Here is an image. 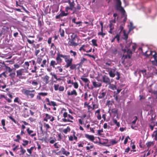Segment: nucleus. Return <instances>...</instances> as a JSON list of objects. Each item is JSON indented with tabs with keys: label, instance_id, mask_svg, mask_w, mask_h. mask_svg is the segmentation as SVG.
<instances>
[{
	"label": "nucleus",
	"instance_id": "obj_50",
	"mask_svg": "<svg viewBox=\"0 0 157 157\" xmlns=\"http://www.w3.org/2000/svg\"><path fill=\"white\" fill-rule=\"evenodd\" d=\"M91 41L94 46L97 47L98 46V45L97 43V40H96L93 39Z\"/></svg>",
	"mask_w": 157,
	"mask_h": 157
},
{
	"label": "nucleus",
	"instance_id": "obj_41",
	"mask_svg": "<svg viewBox=\"0 0 157 157\" xmlns=\"http://www.w3.org/2000/svg\"><path fill=\"white\" fill-rule=\"evenodd\" d=\"M156 54V52H155V54L153 55V57L155 60V64L157 66V56L155 55Z\"/></svg>",
	"mask_w": 157,
	"mask_h": 157
},
{
	"label": "nucleus",
	"instance_id": "obj_5",
	"mask_svg": "<svg viewBox=\"0 0 157 157\" xmlns=\"http://www.w3.org/2000/svg\"><path fill=\"white\" fill-rule=\"evenodd\" d=\"M67 57H65L64 59L65 62L66 63L65 67L66 68H67L70 66L72 64L73 59L72 58H70V56L67 55Z\"/></svg>",
	"mask_w": 157,
	"mask_h": 157
},
{
	"label": "nucleus",
	"instance_id": "obj_58",
	"mask_svg": "<svg viewBox=\"0 0 157 157\" xmlns=\"http://www.w3.org/2000/svg\"><path fill=\"white\" fill-rule=\"evenodd\" d=\"M44 109L47 110V111H50L51 110V108H50L47 107L45 104H44Z\"/></svg>",
	"mask_w": 157,
	"mask_h": 157
},
{
	"label": "nucleus",
	"instance_id": "obj_38",
	"mask_svg": "<svg viewBox=\"0 0 157 157\" xmlns=\"http://www.w3.org/2000/svg\"><path fill=\"white\" fill-rule=\"evenodd\" d=\"M114 72H115V71H109V75L111 77H113L115 76V73Z\"/></svg>",
	"mask_w": 157,
	"mask_h": 157
},
{
	"label": "nucleus",
	"instance_id": "obj_20",
	"mask_svg": "<svg viewBox=\"0 0 157 157\" xmlns=\"http://www.w3.org/2000/svg\"><path fill=\"white\" fill-rule=\"evenodd\" d=\"M102 81L103 82L106 83H108V77L105 75L103 76Z\"/></svg>",
	"mask_w": 157,
	"mask_h": 157
},
{
	"label": "nucleus",
	"instance_id": "obj_54",
	"mask_svg": "<svg viewBox=\"0 0 157 157\" xmlns=\"http://www.w3.org/2000/svg\"><path fill=\"white\" fill-rule=\"evenodd\" d=\"M70 53L71 54H72V55L71 56H73L74 57H75L77 55V53L75 52L74 51L72 50H71L70 51Z\"/></svg>",
	"mask_w": 157,
	"mask_h": 157
},
{
	"label": "nucleus",
	"instance_id": "obj_48",
	"mask_svg": "<svg viewBox=\"0 0 157 157\" xmlns=\"http://www.w3.org/2000/svg\"><path fill=\"white\" fill-rule=\"evenodd\" d=\"M23 143L22 144V145L24 147H25L28 144L29 141L28 140H23Z\"/></svg>",
	"mask_w": 157,
	"mask_h": 157
},
{
	"label": "nucleus",
	"instance_id": "obj_22",
	"mask_svg": "<svg viewBox=\"0 0 157 157\" xmlns=\"http://www.w3.org/2000/svg\"><path fill=\"white\" fill-rule=\"evenodd\" d=\"M58 64H59V63H57V62H56L55 60H52L50 62V65L53 68H54L55 67V66Z\"/></svg>",
	"mask_w": 157,
	"mask_h": 157
},
{
	"label": "nucleus",
	"instance_id": "obj_13",
	"mask_svg": "<svg viewBox=\"0 0 157 157\" xmlns=\"http://www.w3.org/2000/svg\"><path fill=\"white\" fill-rule=\"evenodd\" d=\"M29 109L27 108H24L23 113L24 117L25 118L28 117L29 116Z\"/></svg>",
	"mask_w": 157,
	"mask_h": 157
},
{
	"label": "nucleus",
	"instance_id": "obj_37",
	"mask_svg": "<svg viewBox=\"0 0 157 157\" xmlns=\"http://www.w3.org/2000/svg\"><path fill=\"white\" fill-rule=\"evenodd\" d=\"M35 147V146L32 147L29 149H27V151L29 153L30 155H31L32 153V151L33 149Z\"/></svg>",
	"mask_w": 157,
	"mask_h": 157
},
{
	"label": "nucleus",
	"instance_id": "obj_31",
	"mask_svg": "<svg viewBox=\"0 0 157 157\" xmlns=\"http://www.w3.org/2000/svg\"><path fill=\"white\" fill-rule=\"evenodd\" d=\"M81 79L85 83H90V82L89 79L83 77H81Z\"/></svg>",
	"mask_w": 157,
	"mask_h": 157
},
{
	"label": "nucleus",
	"instance_id": "obj_60",
	"mask_svg": "<svg viewBox=\"0 0 157 157\" xmlns=\"http://www.w3.org/2000/svg\"><path fill=\"white\" fill-rule=\"evenodd\" d=\"M40 52V50L39 49H36L35 52V55L36 56H37L38 55V54H39V53Z\"/></svg>",
	"mask_w": 157,
	"mask_h": 157
},
{
	"label": "nucleus",
	"instance_id": "obj_7",
	"mask_svg": "<svg viewBox=\"0 0 157 157\" xmlns=\"http://www.w3.org/2000/svg\"><path fill=\"white\" fill-rule=\"evenodd\" d=\"M67 55H63L59 53H58L57 54V56L56 58V60L57 61V63L59 64H60L62 62V59L61 58H63L65 59V57H67Z\"/></svg>",
	"mask_w": 157,
	"mask_h": 157
},
{
	"label": "nucleus",
	"instance_id": "obj_64",
	"mask_svg": "<svg viewBox=\"0 0 157 157\" xmlns=\"http://www.w3.org/2000/svg\"><path fill=\"white\" fill-rule=\"evenodd\" d=\"M64 87L62 86H60L59 88V90L60 91H63L64 90Z\"/></svg>",
	"mask_w": 157,
	"mask_h": 157
},
{
	"label": "nucleus",
	"instance_id": "obj_2",
	"mask_svg": "<svg viewBox=\"0 0 157 157\" xmlns=\"http://www.w3.org/2000/svg\"><path fill=\"white\" fill-rule=\"evenodd\" d=\"M63 117L64 118L62 119V121L64 122H69L71 123H73V121H72L70 120H73L74 117L69 114H68L67 113V112H64L63 114Z\"/></svg>",
	"mask_w": 157,
	"mask_h": 157
},
{
	"label": "nucleus",
	"instance_id": "obj_55",
	"mask_svg": "<svg viewBox=\"0 0 157 157\" xmlns=\"http://www.w3.org/2000/svg\"><path fill=\"white\" fill-rule=\"evenodd\" d=\"M86 149L87 150H90V149H92L94 147V146L92 144H91V145H90V146H87L86 147Z\"/></svg>",
	"mask_w": 157,
	"mask_h": 157
},
{
	"label": "nucleus",
	"instance_id": "obj_61",
	"mask_svg": "<svg viewBox=\"0 0 157 157\" xmlns=\"http://www.w3.org/2000/svg\"><path fill=\"white\" fill-rule=\"evenodd\" d=\"M105 33L102 32H100L98 33V35H101L102 37H104V36L105 35Z\"/></svg>",
	"mask_w": 157,
	"mask_h": 157
},
{
	"label": "nucleus",
	"instance_id": "obj_53",
	"mask_svg": "<svg viewBox=\"0 0 157 157\" xmlns=\"http://www.w3.org/2000/svg\"><path fill=\"white\" fill-rule=\"evenodd\" d=\"M44 127H45L46 129L47 130H48L49 128H50L49 125L48 124H46V123H44Z\"/></svg>",
	"mask_w": 157,
	"mask_h": 157
},
{
	"label": "nucleus",
	"instance_id": "obj_57",
	"mask_svg": "<svg viewBox=\"0 0 157 157\" xmlns=\"http://www.w3.org/2000/svg\"><path fill=\"white\" fill-rule=\"evenodd\" d=\"M98 107V104H93L92 106V109L93 110L97 109Z\"/></svg>",
	"mask_w": 157,
	"mask_h": 157
},
{
	"label": "nucleus",
	"instance_id": "obj_62",
	"mask_svg": "<svg viewBox=\"0 0 157 157\" xmlns=\"http://www.w3.org/2000/svg\"><path fill=\"white\" fill-rule=\"evenodd\" d=\"M59 84L55 85L54 86V89L55 90H57L59 89Z\"/></svg>",
	"mask_w": 157,
	"mask_h": 157
},
{
	"label": "nucleus",
	"instance_id": "obj_29",
	"mask_svg": "<svg viewBox=\"0 0 157 157\" xmlns=\"http://www.w3.org/2000/svg\"><path fill=\"white\" fill-rule=\"evenodd\" d=\"M87 59L84 57H82V58L80 60V61L79 63L78 64V65H82L85 61H87Z\"/></svg>",
	"mask_w": 157,
	"mask_h": 157
},
{
	"label": "nucleus",
	"instance_id": "obj_4",
	"mask_svg": "<svg viewBox=\"0 0 157 157\" xmlns=\"http://www.w3.org/2000/svg\"><path fill=\"white\" fill-rule=\"evenodd\" d=\"M116 9L119 10L122 14L124 15L125 13V11L124 8L121 6V2L120 0H116Z\"/></svg>",
	"mask_w": 157,
	"mask_h": 157
},
{
	"label": "nucleus",
	"instance_id": "obj_46",
	"mask_svg": "<svg viewBox=\"0 0 157 157\" xmlns=\"http://www.w3.org/2000/svg\"><path fill=\"white\" fill-rule=\"evenodd\" d=\"M15 72H14L10 73V74L9 75V76H10V77H11V78L13 79V80L14 78L15 77Z\"/></svg>",
	"mask_w": 157,
	"mask_h": 157
},
{
	"label": "nucleus",
	"instance_id": "obj_6",
	"mask_svg": "<svg viewBox=\"0 0 157 157\" xmlns=\"http://www.w3.org/2000/svg\"><path fill=\"white\" fill-rule=\"evenodd\" d=\"M67 2L69 3V6H67L65 7V10L67 12H68V10H73L74 8L75 5L74 1L71 2L70 0H68Z\"/></svg>",
	"mask_w": 157,
	"mask_h": 157
},
{
	"label": "nucleus",
	"instance_id": "obj_40",
	"mask_svg": "<svg viewBox=\"0 0 157 157\" xmlns=\"http://www.w3.org/2000/svg\"><path fill=\"white\" fill-rule=\"evenodd\" d=\"M56 69H57L58 70L56 71H59V72H62L63 71V69L61 66H58L56 68Z\"/></svg>",
	"mask_w": 157,
	"mask_h": 157
},
{
	"label": "nucleus",
	"instance_id": "obj_42",
	"mask_svg": "<svg viewBox=\"0 0 157 157\" xmlns=\"http://www.w3.org/2000/svg\"><path fill=\"white\" fill-rule=\"evenodd\" d=\"M127 53L128 54V57L129 58H130L131 57V55L132 54V51L130 49H128L127 51Z\"/></svg>",
	"mask_w": 157,
	"mask_h": 157
},
{
	"label": "nucleus",
	"instance_id": "obj_33",
	"mask_svg": "<svg viewBox=\"0 0 157 157\" xmlns=\"http://www.w3.org/2000/svg\"><path fill=\"white\" fill-rule=\"evenodd\" d=\"M71 84L73 85L74 88L75 89H77L78 87V85L77 82H72Z\"/></svg>",
	"mask_w": 157,
	"mask_h": 157
},
{
	"label": "nucleus",
	"instance_id": "obj_23",
	"mask_svg": "<svg viewBox=\"0 0 157 157\" xmlns=\"http://www.w3.org/2000/svg\"><path fill=\"white\" fill-rule=\"evenodd\" d=\"M31 84L34 86V88H36V86L38 84V81L35 80L32 81Z\"/></svg>",
	"mask_w": 157,
	"mask_h": 157
},
{
	"label": "nucleus",
	"instance_id": "obj_12",
	"mask_svg": "<svg viewBox=\"0 0 157 157\" xmlns=\"http://www.w3.org/2000/svg\"><path fill=\"white\" fill-rule=\"evenodd\" d=\"M49 76L47 75H46L42 77V79L43 82V83L44 85H46L49 83Z\"/></svg>",
	"mask_w": 157,
	"mask_h": 157
},
{
	"label": "nucleus",
	"instance_id": "obj_24",
	"mask_svg": "<svg viewBox=\"0 0 157 157\" xmlns=\"http://www.w3.org/2000/svg\"><path fill=\"white\" fill-rule=\"evenodd\" d=\"M59 32L60 33V35L61 37H64V31L63 29H62L60 27Z\"/></svg>",
	"mask_w": 157,
	"mask_h": 157
},
{
	"label": "nucleus",
	"instance_id": "obj_25",
	"mask_svg": "<svg viewBox=\"0 0 157 157\" xmlns=\"http://www.w3.org/2000/svg\"><path fill=\"white\" fill-rule=\"evenodd\" d=\"M109 87L111 89L113 90H115L117 89V87L115 85H113L111 84L109 82Z\"/></svg>",
	"mask_w": 157,
	"mask_h": 157
},
{
	"label": "nucleus",
	"instance_id": "obj_36",
	"mask_svg": "<svg viewBox=\"0 0 157 157\" xmlns=\"http://www.w3.org/2000/svg\"><path fill=\"white\" fill-rule=\"evenodd\" d=\"M14 102L17 103L18 104L21 105V102L19 98L17 97L14 100Z\"/></svg>",
	"mask_w": 157,
	"mask_h": 157
},
{
	"label": "nucleus",
	"instance_id": "obj_8",
	"mask_svg": "<svg viewBox=\"0 0 157 157\" xmlns=\"http://www.w3.org/2000/svg\"><path fill=\"white\" fill-rule=\"evenodd\" d=\"M117 13H114L113 14V16L114 17V19L113 20L111 21H110V24H109V27L110 28V31H109V32L110 33H112V32L111 30L113 29L114 26L113 24V23H115L116 22V17H117Z\"/></svg>",
	"mask_w": 157,
	"mask_h": 157
},
{
	"label": "nucleus",
	"instance_id": "obj_52",
	"mask_svg": "<svg viewBox=\"0 0 157 157\" xmlns=\"http://www.w3.org/2000/svg\"><path fill=\"white\" fill-rule=\"evenodd\" d=\"M134 28V27L133 26V24L132 23H130V25L129 28V32H130Z\"/></svg>",
	"mask_w": 157,
	"mask_h": 157
},
{
	"label": "nucleus",
	"instance_id": "obj_17",
	"mask_svg": "<svg viewBox=\"0 0 157 157\" xmlns=\"http://www.w3.org/2000/svg\"><path fill=\"white\" fill-rule=\"evenodd\" d=\"M61 151L62 152V153L63 155H65L67 156L69 155L70 154V153L69 151H66L65 149L63 147L61 148Z\"/></svg>",
	"mask_w": 157,
	"mask_h": 157
},
{
	"label": "nucleus",
	"instance_id": "obj_21",
	"mask_svg": "<svg viewBox=\"0 0 157 157\" xmlns=\"http://www.w3.org/2000/svg\"><path fill=\"white\" fill-rule=\"evenodd\" d=\"M3 98H5L8 102L9 103H10L12 101V100L10 99L9 98H7V97L3 95H1L0 96V99H2Z\"/></svg>",
	"mask_w": 157,
	"mask_h": 157
},
{
	"label": "nucleus",
	"instance_id": "obj_49",
	"mask_svg": "<svg viewBox=\"0 0 157 157\" xmlns=\"http://www.w3.org/2000/svg\"><path fill=\"white\" fill-rule=\"evenodd\" d=\"M5 67V68L6 69V71H8L10 73L12 71V69H11L10 67H9L7 66H6V67Z\"/></svg>",
	"mask_w": 157,
	"mask_h": 157
},
{
	"label": "nucleus",
	"instance_id": "obj_1",
	"mask_svg": "<svg viewBox=\"0 0 157 157\" xmlns=\"http://www.w3.org/2000/svg\"><path fill=\"white\" fill-rule=\"evenodd\" d=\"M77 39L78 40L79 39L76 37V35L74 34H73L71 36V39H70L68 41V44L70 46L76 47L78 45V42H76V40Z\"/></svg>",
	"mask_w": 157,
	"mask_h": 157
},
{
	"label": "nucleus",
	"instance_id": "obj_11",
	"mask_svg": "<svg viewBox=\"0 0 157 157\" xmlns=\"http://www.w3.org/2000/svg\"><path fill=\"white\" fill-rule=\"evenodd\" d=\"M18 149H20V151L16 152V153L19 154L20 155H24L26 152V150L23 148L21 145H20V147Z\"/></svg>",
	"mask_w": 157,
	"mask_h": 157
},
{
	"label": "nucleus",
	"instance_id": "obj_28",
	"mask_svg": "<svg viewBox=\"0 0 157 157\" xmlns=\"http://www.w3.org/2000/svg\"><path fill=\"white\" fill-rule=\"evenodd\" d=\"M146 70L145 69H143L142 70H139V71L138 73L140 74V75L141 73H142L143 75L144 76V75H146Z\"/></svg>",
	"mask_w": 157,
	"mask_h": 157
},
{
	"label": "nucleus",
	"instance_id": "obj_35",
	"mask_svg": "<svg viewBox=\"0 0 157 157\" xmlns=\"http://www.w3.org/2000/svg\"><path fill=\"white\" fill-rule=\"evenodd\" d=\"M106 94L105 92H103L100 93V95L98 96V98H102L104 97Z\"/></svg>",
	"mask_w": 157,
	"mask_h": 157
},
{
	"label": "nucleus",
	"instance_id": "obj_15",
	"mask_svg": "<svg viewBox=\"0 0 157 157\" xmlns=\"http://www.w3.org/2000/svg\"><path fill=\"white\" fill-rule=\"evenodd\" d=\"M155 141H149L147 142L146 143V145L147 146V147L148 148L147 150H148L149 149L153 146L154 144H155Z\"/></svg>",
	"mask_w": 157,
	"mask_h": 157
},
{
	"label": "nucleus",
	"instance_id": "obj_59",
	"mask_svg": "<svg viewBox=\"0 0 157 157\" xmlns=\"http://www.w3.org/2000/svg\"><path fill=\"white\" fill-rule=\"evenodd\" d=\"M113 122H114V123L116 124V125L118 126V127H119L120 126V124L119 123V122H118L116 120V119H114L113 120Z\"/></svg>",
	"mask_w": 157,
	"mask_h": 157
},
{
	"label": "nucleus",
	"instance_id": "obj_16",
	"mask_svg": "<svg viewBox=\"0 0 157 157\" xmlns=\"http://www.w3.org/2000/svg\"><path fill=\"white\" fill-rule=\"evenodd\" d=\"M27 131L28 134L30 135L31 137H33L36 136V133H34L33 134H32V133L33 132V131L32 130H30V128H28L27 129Z\"/></svg>",
	"mask_w": 157,
	"mask_h": 157
},
{
	"label": "nucleus",
	"instance_id": "obj_10",
	"mask_svg": "<svg viewBox=\"0 0 157 157\" xmlns=\"http://www.w3.org/2000/svg\"><path fill=\"white\" fill-rule=\"evenodd\" d=\"M148 114L151 116V121H153L154 119L156 117V114H155V111L153 110H151L149 111L148 113Z\"/></svg>",
	"mask_w": 157,
	"mask_h": 157
},
{
	"label": "nucleus",
	"instance_id": "obj_14",
	"mask_svg": "<svg viewBox=\"0 0 157 157\" xmlns=\"http://www.w3.org/2000/svg\"><path fill=\"white\" fill-rule=\"evenodd\" d=\"M85 136L86 138L91 141H93L94 140V137L93 135H89L86 134L85 135Z\"/></svg>",
	"mask_w": 157,
	"mask_h": 157
},
{
	"label": "nucleus",
	"instance_id": "obj_47",
	"mask_svg": "<svg viewBox=\"0 0 157 157\" xmlns=\"http://www.w3.org/2000/svg\"><path fill=\"white\" fill-rule=\"evenodd\" d=\"M124 37L123 38L124 39V40H127L128 36V34H127L125 32V31L124 30Z\"/></svg>",
	"mask_w": 157,
	"mask_h": 157
},
{
	"label": "nucleus",
	"instance_id": "obj_44",
	"mask_svg": "<svg viewBox=\"0 0 157 157\" xmlns=\"http://www.w3.org/2000/svg\"><path fill=\"white\" fill-rule=\"evenodd\" d=\"M153 137H154V139L157 141V131H155L153 132V135H152Z\"/></svg>",
	"mask_w": 157,
	"mask_h": 157
},
{
	"label": "nucleus",
	"instance_id": "obj_9",
	"mask_svg": "<svg viewBox=\"0 0 157 157\" xmlns=\"http://www.w3.org/2000/svg\"><path fill=\"white\" fill-rule=\"evenodd\" d=\"M77 93L75 90L73 89L72 90L70 91V90H68L67 91V95L68 96H76L77 95Z\"/></svg>",
	"mask_w": 157,
	"mask_h": 157
},
{
	"label": "nucleus",
	"instance_id": "obj_45",
	"mask_svg": "<svg viewBox=\"0 0 157 157\" xmlns=\"http://www.w3.org/2000/svg\"><path fill=\"white\" fill-rule=\"evenodd\" d=\"M47 61L46 59H44L42 61V63L40 65V67H44L46 65Z\"/></svg>",
	"mask_w": 157,
	"mask_h": 157
},
{
	"label": "nucleus",
	"instance_id": "obj_63",
	"mask_svg": "<svg viewBox=\"0 0 157 157\" xmlns=\"http://www.w3.org/2000/svg\"><path fill=\"white\" fill-rule=\"evenodd\" d=\"M11 120L13 121L15 123H16V121L14 119L12 116H10L8 117Z\"/></svg>",
	"mask_w": 157,
	"mask_h": 157
},
{
	"label": "nucleus",
	"instance_id": "obj_51",
	"mask_svg": "<svg viewBox=\"0 0 157 157\" xmlns=\"http://www.w3.org/2000/svg\"><path fill=\"white\" fill-rule=\"evenodd\" d=\"M42 59L40 57H38L37 58L36 63L39 64H40L42 61Z\"/></svg>",
	"mask_w": 157,
	"mask_h": 157
},
{
	"label": "nucleus",
	"instance_id": "obj_43",
	"mask_svg": "<svg viewBox=\"0 0 157 157\" xmlns=\"http://www.w3.org/2000/svg\"><path fill=\"white\" fill-rule=\"evenodd\" d=\"M117 141H116L114 139L110 141V145H114L116 144L117 143Z\"/></svg>",
	"mask_w": 157,
	"mask_h": 157
},
{
	"label": "nucleus",
	"instance_id": "obj_30",
	"mask_svg": "<svg viewBox=\"0 0 157 157\" xmlns=\"http://www.w3.org/2000/svg\"><path fill=\"white\" fill-rule=\"evenodd\" d=\"M74 10L73 12V13H74L75 11H76L77 10H79L81 9V7L80 6L79 4H78L75 7H74Z\"/></svg>",
	"mask_w": 157,
	"mask_h": 157
},
{
	"label": "nucleus",
	"instance_id": "obj_26",
	"mask_svg": "<svg viewBox=\"0 0 157 157\" xmlns=\"http://www.w3.org/2000/svg\"><path fill=\"white\" fill-rule=\"evenodd\" d=\"M71 131V128L67 126L66 128L64 129L63 130V132L65 134H67L68 132H69Z\"/></svg>",
	"mask_w": 157,
	"mask_h": 157
},
{
	"label": "nucleus",
	"instance_id": "obj_56",
	"mask_svg": "<svg viewBox=\"0 0 157 157\" xmlns=\"http://www.w3.org/2000/svg\"><path fill=\"white\" fill-rule=\"evenodd\" d=\"M47 94L48 93H47L40 92L38 93V95L43 96H46Z\"/></svg>",
	"mask_w": 157,
	"mask_h": 157
},
{
	"label": "nucleus",
	"instance_id": "obj_32",
	"mask_svg": "<svg viewBox=\"0 0 157 157\" xmlns=\"http://www.w3.org/2000/svg\"><path fill=\"white\" fill-rule=\"evenodd\" d=\"M77 65V64L72 63L69 67L71 70H73L76 68Z\"/></svg>",
	"mask_w": 157,
	"mask_h": 157
},
{
	"label": "nucleus",
	"instance_id": "obj_18",
	"mask_svg": "<svg viewBox=\"0 0 157 157\" xmlns=\"http://www.w3.org/2000/svg\"><path fill=\"white\" fill-rule=\"evenodd\" d=\"M23 69H21L19 70H17L16 71L17 77L19 76H21L22 75L23 73V71L24 70Z\"/></svg>",
	"mask_w": 157,
	"mask_h": 157
},
{
	"label": "nucleus",
	"instance_id": "obj_34",
	"mask_svg": "<svg viewBox=\"0 0 157 157\" xmlns=\"http://www.w3.org/2000/svg\"><path fill=\"white\" fill-rule=\"evenodd\" d=\"M87 45H82L79 49V50L81 51L83 50L84 52L86 51V50L85 49V48L87 47Z\"/></svg>",
	"mask_w": 157,
	"mask_h": 157
},
{
	"label": "nucleus",
	"instance_id": "obj_39",
	"mask_svg": "<svg viewBox=\"0 0 157 157\" xmlns=\"http://www.w3.org/2000/svg\"><path fill=\"white\" fill-rule=\"evenodd\" d=\"M60 11H61V12L60 14L61 16H62V17L67 16L68 14V13H65L62 10H60Z\"/></svg>",
	"mask_w": 157,
	"mask_h": 157
},
{
	"label": "nucleus",
	"instance_id": "obj_27",
	"mask_svg": "<svg viewBox=\"0 0 157 157\" xmlns=\"http://www.w3.org/2000/svg\"><path fill=\"white\" fill-rule=\"evenodd\" d=\"M155 125H156V123L153 121H152L151 123V124L149 126L151 130H153L154 127Z\"/></svg>",
	"mask_w": 157,
	"mask_h": 157
},
{
	"label": "nucleus",
	"instance_id": "obj_19",
	"mask_svg": "<svg viewBox=\"0 0 157 157\" xmlns=\"http://www.w3.org/2000/svg\"><path fill=\"white\" fill-rule=\"evenodd\" d=\"M92 83L93 85L95 88L100 87L101 86V83L100 82H92Z\"/></svg>",
	"mask_w": 157,
	"mask_h": 157
},
{
	"label": "nucleus",
	"instance_id": "obj_3",
	"mask_svg": "<svg viewBox=\"0 0 157 157\" xmlns=\"http://www.w3.org/2000/svg\"><path fill=\"white\" fill-rule=\"evenodd\" d=\"M22 92L24 94L31 98H33L34 97L36 93L35 90H30L25 89L23 90Z\"/></svg>",
	"mask_w": 157,
	"mask_h": 157
}]
</instances>
